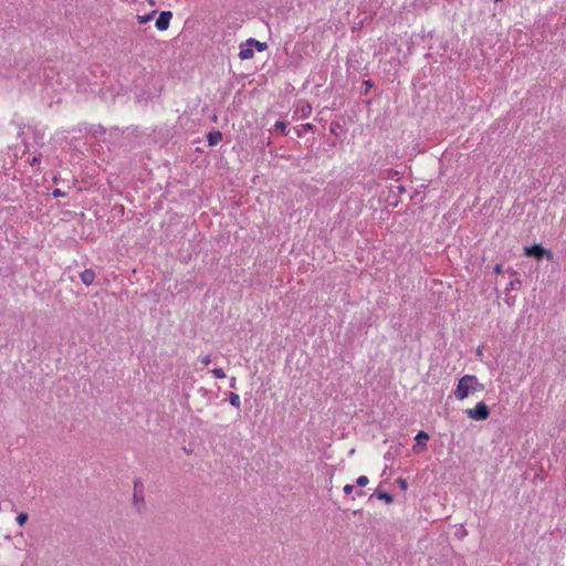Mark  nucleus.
Instances as JSON below:
<instances>
[{"mask_svg":"<svg viewBox=\"0 0 566 566\" xmlns=\"http://www.w3.org/2000/svg\"><path fill=\"white\" fill-rule=\"evenodd\" d=\"M484 390V385L479 382V379L474 375H464L459 381L454 390V397L458 400L468 398L471 394Z\"/></svg>","mask_w":566,"mask_h":566,"instance_id":"nucleus-1","label":"nucleus"},{"mask_svg":"<svg viewBox=\"0 0 566 566\" xmlns=\"http://www.w3.org/2000/svg\"><path fill=\"white\" fill-rule=\"evenodd\" d=\"M468 417L475 421L486 420L490 416V409L484 401H480L474 408L465 410Z\"/></svg>","mask_w":566,"mask_h":566,"instance_id":"nucleus-2","label":"nucleus"},{"mask_svg":"<svg viewBox=\"0 0 566 566\" xmlns=\"http://www.w3.org/2000/svg\"><path fill=\"white\" fill-rule=\"evenodd\" d=\"M524 253L527 256L535 258L536 260L547 259L548 261L553 260V253L549 250H546L541 244H533L531 247L524 248Z\"/></svg>","mask_w":566,"mask_h":566,"instance_id":"nucleus-3","label":"nucleus"},{"mask_svg":"<svg viewBox=\"0 0 566 566\" xmlns=\"http://www.w3.org/2000/svg\"><path fill=\"white\" fill-rule=\"evenodd\" d=\"M172 18L171 11H161L156 20V28L159 31H166L169 28L170 20Z\"/></svg>","mask_w":566,"mask_h":566,"instance_id":"nucleus-4","label":"nucleus"},{"mask_svg":"<svg viewBox=\"0 0 566 566\" xmlns=\"http://www.w3.org/2000/svg\"><path fill=\"white\" fill-rule=\"evenodd\" d=\"M80 277H81V281L83 284H85L86 286H90L93 284V282L96 277V274L92 269H86L80 273Z\"/></svg>","mask_w":566,"mask_h":566,"instance_id":"nucleus-5","label":"nucleus"},{"mask_svg":"<svg viewBox=\"0 0 566 566\" xmlns=\"http://www.w3.org/2000/svg\"><path fill=\"white\" fill-rule=\"evenodd\" d=\"M253 55H254L253 48L248 43V41L244 44L240 45L239 57L241 60L252 59Z\"/></svg>","mask_w":566,"mask_h":566,"instance_id":"nucleus-6","label":"nucleus"},{"mask_svg":"<svg viewBox=\"0 0 566 566\" xmlns=\"http://www.w3.org/2000/svg\"><path fill=\"white\" fill-rule=\"evenodd\" d=\"M209 146H216L222 140V133L220 130H211L207 134Z\"/></svg>","mask_w":566,"mask_h":566,"instance_id":"nucleus-7","label":"nucleus"},{"mask_svg":"<svg viewBox=\"0 0 566 566\" xmlns=\"http://www.w3.org/2000/svg\"><path fill=\"white\" fill-rule=\"evenodd\" d=\"M429 439L430 437L426 431H419L415 438L417 446H422L423 448H426V443Z\"/></svg>","mask_w":566,"mask_h":566,"instance_id":"nucleus-8","label":"nucleus"},{"mask_svg":"<svg viewBox=\"0 0 566 566\" xmlns=\"http://www.w3.org/2000/svg\"><path fill=\"white\" fill-rule=\"evenodd\" d=\"M248 43H249L252 48H253V46H254V48H256V50H258V51H260V52H262V51L266 50V48H268V44H266L265 42H260V41H258V40H255V39H253V38H250V39L248 40Z\"/></svg>","mask_w":566,"mask_h":566,"instance_id":"nucleus-9","label":"nucleus"},{"mask_svg":"<svg viewBox=\"0 0 566 566\" xmlns=\"http://www.w3.org/2000/svg\"><path fill=\"white\" fill-rule=\"evenodd\" d=\"M287 126H289V123L287 122H284V120H277L274 125V128L275 130H277L279 133H281L282 135H286L287 134Z\"/></svg>","mask_w":566,"mask_h":566,"instance_id":"nucleus-10","label":"nucleus"},{"mask_svg":"<svg viewBox=\"0 0 566 566\" xmlns=\"http://www.w3.org/2000/svg\"><path fill=\"white\" fill-rule=\"evenodd\" d=\"M229 402H230L233 407H235L237 409H239V408H240V405H241L239 395H238V394H235V392H232V391H231V392L229 394Z\"/></svg>","mask_w":566,"mask_h":566,"instance_id":"nucleus-11","label":"nucleus"},{"mask_svg":"<svg viewBox=\"0 0 566 566\" xmlns=\"http://www.w3.org/2000/svg\"><path fill=\"white\" fill-rule=\"evenodd\" d=\"M156 14V11H151L150 13L148 14H145V15H137V21L140 23V24H145L147 22H149L150 20H153L154 15Z\"/></svg>","mask_w":566,"mask_h":566,"instance_id":"nucleus-12","label":"nucleus"},{"mask_svg":"<svg viewBox=\"0 0 566 566\" xmlns=\"http://www.w3.org/2000/svg\"><path fill=\"white\" fill-rule=\"evenodd\" d=\"M377 497L386 503H391L394 501L392 495L385 491L377 492Z\"/></svg>","mask_w":566,"mask_h":566,"instance_id":"nucleus-13","label":"nucleus"},{"mask_svg":"<svg viewBox=\"0 0 566 566\" xmlns=\"http://www.w3.org/2000/svg\"><path fill=\"white\" fill-rule=\"evenodd\" d=\"M28 518H29V515L25 513V512H21L18 514V516L15 517V521L17 523L20 525V526H23L27 522H28Z\"/></svg>","mask_w":566,"mask_h":566,"instance_id":"nucleus-14","label":"nucleus"},{"mask_svg":"<svg viewBox=\"0 0 566 566\" xmlns=\"http://www.w3.org/2000/svg\"><path fill=\"white\" fill-rule=\"evenodd\" d=\"M313 128H314V125H312L310 123L304 124V125H302L301 129H297V136L302 137L305 132L311 130Z\"/></svg>","mask_w":566,"mask_h":566,"instance_id":"nucleus-15","label":"nucleus"},{"mask_svg":"<svg viewBox=\"0 0 566 566\" xmlns=\"http://www.w3.org/2000/svg\"><path fill=\"white\" fill-rule=\"evenodd\" d=\"M516 285H521V281L518 277H514L510 281L506 290H516L517 286Z\"/></svg>","mask_w":566,"mask_h":566,"instance_id":"nucleus-16","label":"nucleus"},{"mask_svg":"<svg viewBox=\"0 0 566 566\" xmlns=\"http://www.w3.org/2000/svg\"><path fill=\"white\" fill-rule=\"evenodd\" d=\"M211 373L214 375L216 378L222 379L226 377V373L222 368H213Z\"/></svg>","mask_w":566,"mask_h":566,"instance_id":"nucleus-17","label":"nucleus"},{"mask_svg":"<svg viewBox=\"0 0 566 566\" xmlns=\"http://www.w3.org/2000/svg\"><path fill=\"white\" fill-rule=\"evenodd\" d=\"M369 480L367 476L365 475H360L357 480H356V484L360 488L363 486H366L368 484Z\"/></svg>","mask_w":566,"mask_h":566,"instance_id":"nucleus-18","label":"nucleus"},{"mask_svg":"<svg viewBox=\"0 0 566 566\" xmlns=\"http://www.w3.org/2000/svg\"><path fill=\"white\" fill-rule=\"evenodd\" d=\"M397 483H398V485L400 486V489H401L402 491H406V490L408 489V483H407V481H406L405 479L399 478V479L397 480Z\"/></svg>","mask_w":566,"mask_h":566,"instance_id":"nucleus-19","label":"nucleus"},{"mask_svg":"<svg viewBox=\"0 0 566 566\" xmlns=\"http://www.w3.org/2000/svg\"><path fill=\"white\" fill-rule=\"evenodd\" d=\"M201 363H202L205 366H208V365L211 363V355H210V354H208V355L203 356V357L201 358Z\"/></svg>","mask_w":566,"mask_h":566,"instance_id":"nucleus-20","label":"nucleus"},{"mask_svg":"<svg viewBox=\"0 0 566 566\" xmlns=\"http://www.w3.org/2000/svg\"><path fill=\"white\" fill-rule=\"evenodd\" d=\"M344 493L345 494H350L353 491H354V485L352 484H346L343 489Z\"/></svg>","mask_w":566,"mask_h":566,"instance_id":"nucleus-21","label":"nucleus"},{"mask_svg":"<svg viewBox=\"0 0 566 566\" xmlns=\"http://www.w3.org/2000/svg\"><path fill=\"white\" fill-rule=\"evenodd\" d=\"M52 195L54 197H63V196H65V192H63L61 189L56 188L53 190Z\"/></svg>","mask_w":566,"mask_h":566,"instance_id":"nucleus-22","label":"nucleus"},{"mask_svg":"<svg viewBox=\"0 0 566 566\" xmlns=\"http://www.w3.org/2000/svg\"><path fill=\"white\" fill-rule=\"evenodd\" d=\"M134 501L135 503H138V502H144V496L142 494H138V493H134Z\"/></svg>","mask_w":566,"mask_h":566,"instance_id":"nucleus-23","label":"nucleus"},{"mask_svg":"<svg viewBox=\"0 0 566 566\" xmlns=\"http://www.w3.org/2000/svg\"><path fill=\"white\" fill-rule=\"evenodd\" d=\"M40 163V156H34L31 161H30V165L31 166H35Z\"/></svg>","mask_w":566,"mask_h":566,"instance_id":"nucleus-24","label":"nucleus"},{"mask_svg":"<svg viewBox=\"0 0 566 566\" xmlns=\"http://www.w3.org/2000/svg\"><path fill=\"white\" fill-rule=\"evenodd\" d=\"M494 272L497 273V274H501L503 272V265L502 264H496L494 266Z\"/></svg>","mask_w":566,"mask_h":566,"instance_id":"nucleus-25","label":"nucleus"},{"mask_svg":"<svg viewBox=\"0 0 566 566\" xmlns=\"http://www.w3.org/2000/svg\"><path fill=\"white\" fill-rule=\"evenodd\" d=\"M507 273L510 274V276H511L512 279H514V277H517V276H518V273H517L515 270H512V269L507 270Z\"/></svg>","mask_w":566,"mask_h":566,"instance_id":"nucleus-26","label":"nucleus"},{"mask_svg":"<svg viewBox=\"0 0 566 566\" xmlns=\"http://www.w3.org/2000/svg\"><path fill=\"white\" fill-rule=\"evenodd\" d=\"M139 488H143V484L138 481L135 482V485H134V489H135V492L137 493V491H139Z\"/></svg>","mask_w":566,"mask_h":566,"instance_id":"nucleus-27","label":"nucleus"},{"mask_svg":"<svg viewBox=\"0 0 566 566\" xmlns=\"http://www.w3.org/2000/svg\"><path fill=\"white\" fill-rule=\"evenodd\" d=\"M235 384H237V379H235V377H232V378L230 379V387H231V388H235Z\"/></svg>","mask_w":566,"mask_h":566,"instance_id":"nucleus-28","label":"nucleus"},{"mask_svg":"<svg viewBox=\"0 0 566 566\" xmlns=\"http://www.w3.org/2000/svg\"><path fill=\"white\" fill-rule=\"evenodd\" d=\"M364 84L369 88L373 86V82L371 81H365Z\"/></svg>","mask_w":566,"mask_h":566,"instance_id":"nucleus-29","label":"nucleus"},{"mask_svg":"<svg viewBox=\"0 0 566 566\" xmlns=\"http://www.w3.org/2000/svg\"><path fill=\"white\" fill-rule=\"evenodd\" d=\"M395 174H398V172L397 171H392V170L388 171L389 177H395Z\"/></svg>","mask_w":566,"mask_h":566,"instance_id":"nucleus-30","label":"nucleus"},{"mask_svg":"<svg viewBox=\"0 0 566 566\" xmlns=\"http://www.w3.org/2000/svg\"><path fill=\"white\" fill-rule=\"evenodd\" d=\"M476 355H478V356H481V355H482V348H481V347H479V348H478V350H476Z\"/></svg>","mask_w":566,"mask_h":566,"instance_id":"nucleus-31","label":"nucleus"},{"mask_svg":"<svg viewBox=\"0 0 566 566\" xmlns=\"http://www.w3.org/2000/svg\"><path fill=\"white\" fill-rule=\"evenodd\" d=\"M398 190H399V192H403V191H405V187L399 186V187H398Z\"/></svg>","mask_w":566,"mask_h":566,"instance_id":"nucleus-32","label":"nucleus"},{"mask_svg":"<svg viewBox=\"0 0 566 566\" xmlns=\"http://www.w3.org/2000/svg\"><path fill=\"white\" fill-rule=\"evenodd\" d=\"M306 108H307L308 113H310V112H311V109H312L311 105H306Z\"/></svg>","mask_w":566,"mask_h":566,"instance_id":"nucleus-33","label":"nucleus"},{"mask_svg":"<svg viewBox=\"0 0 566 566\" xmlns=\"http://www.w3.org/2000/svg\"><path fill=\"white\" fill-rule=\"evenodd\" d=\"M335 130H336V127H333V126H332V127H331V132H332V133H335Z\"/></svg>","mask_w":566,"mask_h":566,"instance_id":"nucleus-34","label":"nucleus"},{"mask_svg":"<svg viewBox=\"0 0 566 566\" xmlns=\"http://www.w3.org/2000/svg\"><path fill=\"white\" fill-rule=\"evenodd\" d=\"M335 130H336V127H333V126H332V127H331V132H332V133H335Z\"/></svg>","mask_w":566,"mask_h":566,"instance_id":"nucleus-35","label":"nucleus"},{"mask_svg":"<svg viewBox=\"0 0 566 566\" xmlns=\"http://www.w3.org/2000/svg\"><path fill=\"white\" fill-rule=\"evenodd\" d=\"M357 494H358L359 496H361V495H364V492H363V491H358V492H357Z\"/></svg>","mask_w":566,"mask_h":566,"instance_id":"nucleus-36","label":"nucleus"},{"mask_svg":"<svg viewBox=\"0 0 566 566\" xmlns=\"http://www.w3.org/2000/svg\"><path fill=\"white\" fill-rule=\"evenodd\" d=\"M467 534V531L463 530V532H460V535H465Z\"/></svg>","mask_w":566,"mask_h":566,"instance_id":"nucleus-37","label":"nucleus"},{"mask_svg":"<svg viewBox=\"0 0 566 566\" xmlns=\"http://www.w3.org/2000/svg\"><path fill=\"white\" fill-rule=\"evenodd\" d=\"M467 534V531L463 530V532H460V535H465Z\"/></svg>","mask_w":566,"mask_h":566,"instance_id":"nucleus-38","label":"nucleus"}]
</instances>
